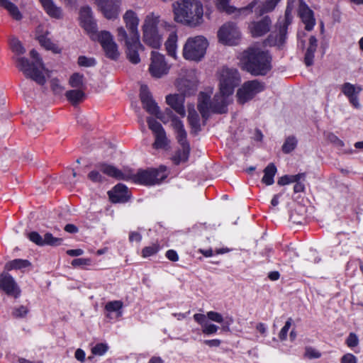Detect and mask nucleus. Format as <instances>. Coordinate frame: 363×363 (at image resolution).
Instances as JSON below:
<instances>
[{
  "label": "nucleus",
  "instance_id": "1",
  "mask_svg": "<svg viewBox=\"0 0 363 363\" xmlns=\"http://www.w3.org/2000/svg\"><path fill=\"white\" fill-rule=\"evenodd\" d=\"M140 96L144 108L150 114L155 116L164 123L171 122V126L176 133L177 139L180 145V147L174 151L171 157L172 162L176 165L186 163L189 160L191 149L186 140V132L184 128L182 122L169 109H167L164 114L160 113L159 106L152 100L148 87L146 85H141Z\"/></svg>",
  "mask_w": 363,
  "mask_h": 363
},
{
  "label": "nucleus",
  "instance_id": "2",
  "mask_svg": "<svg viewBox=\"0 0 363 363\" xmlns=\"http://www.w3.org/2000/svg\"><path fill=\"white\" fill-rule=\"evenodd\" d=\"M123 20L128 31L124 27L119 26L116 29L118 40L124 45L128 60L138 64L140 61L138 51L142 48L138 30L140 19L134 11L129 9L123 14Z\"/></svg>",
  "mask_w": 363,
  "mask_h": 363
},
{
  "label": "nucleus",
  "instance_id": "3",
  "mask_svg": "<svg viewBox=\"0 0 363 363\" xmlns=\"http://www.w3.org/2000/svg\"><path fill=\"white\" fill-rule=\"evenodd\" d=\"M172 9L177 23L196 28L204 22V8L200 0H179L172 4Z\"/></svg>",
  "mask_w": 363,
  "mask_h": 363
},
{
  "label": "nucleus",
  "instance_id": "4",
  "mask_svg": "<svg viewBox=\"0 0 363 363\" xmlns=\"http://www.w3.org/2000/svg\"><path fill=\"white\" fill-rule=\"evenodd\" d=\"M242 69L253 75L266 74L272 68L271 57L257 47H251L238 56Z\"/></svg>",
  "mask_w": 363,
  "mask_h": 363
},
{
  "label": "nucleus",
  "instance_id": "5",
  "mask_svg": "<svg viewBox=\"0 0 363 363\" xmlns=\"http://www.w3.org/2000/svg\"><path fill=\"white\" fill-rule=\"evenodd\" d=\"M212 90L208 89L199 94L198 108L203 118H207L211 113H223L233 101V92L218 88V91L211 100Z\"/></svg>",
  "mask_w": 363,
  "mask_h": 363
},
{
  "label": "nucleus",
  "instance_id": "6",
  "mask_svg": "<svg viewBox=\"0 0 363 363\" xmlns=\"http://www.w3.org/2000/svg\"><path fill=\"white\" fill-rule=\"evenodd\" d=\"M194 320L201 326L202 333L206 335H212L219 329L223 332H230V325L234 323L231 315L223 316L221 313L211 311L206 314L195 313Z\"/></svg>",
  "mask_w": 363,
  "mask_h": 363
},
{
  "label": "nucleus",
  "instance_id": "7",
  "mask_svg": "<svg viewBox=\"0 0 363 363\" xmlns=\"http://www.w3.org/2000/svg\"><path fill=\"white\" fill-rule=\"evenodd\" d=\"M163 21L155 13H150L145 16L142 26L143 40L145 45L154 49H159L162 46L166 31L161 27Z\"/></svg>",
  "mask_w": 363,
  "mask_h": 363
},
{
  "label": "nucleus",
  "instance_id": "8",
  "mask_svg": "<svg viewBox=\"0 0 363 363\" xmlns=\"http://www.w3.org/2000/svg\"><path fill=\"white\" fill-rule=\"evenodd\" d=\"M30 56L33 60L32 62L26 57H18L16 60V67L26 77L35 81L40 85L46 82L43 71H47L38 52L35 50L30 52Z\"/></svg>",
  "mask_w": 363,
  "mask_h": 363
},
{
  "label": "nucleus",
  "instance_id": "9",
  "mask_svg": "<svg viewBox=\"0 0 363 363\" xmlns=\"http://www.w3.org/2000/svg\"><path fill=\"white\" fill-rule=\"evenodd\" d=\"M208 47V41L203 35L189 37L183 45L182 56L189 61L200 62L204 58Z\"/></svg>",
  "mask_w": 363,
  "mask_h": 363
},
{
  "label": "nucleus",
  "instance_id": "10",
  "mask_svg": "<svg viewBox=\"0 0 363 363\" xmlns=\"http://www.w3.org/2000/svg\"><path fill=\"white\" fill-rule=\"evenodd\" d=\"M169 171L165 166H160L158 169H140L136 174H131L133 182L145 185H155L160 184L166 179Z\"/></svg>",
  "mask_w": 363,
  "mask_h": 363
},
{
  "label": "nucleus",
  "instance_id": "11",
  "mask_svg": "<svg viewBox=\"0 0 363 363\" xmlns=\"http://www.w3.org/2000/svg\"><path fill=\"white\" fill-rule=\"evenodd\" d=\"M294 2L295 0L288 1V4L285 11V18L282 21H279L277 26L279 34L272 33L267 39V43L269 45L280 46L285 42L287 28L292 22L293 17L291 13L294 9Z\"/></svg>",
  "mask_w": 363,
  "mask_h": 363
},
{
  "label": "nucleus",
  "instance_id": "12",
  "mask_svg": "<svg viewBox=\"0 0 363 363\" xmlns=\"http://www.w3.org/2000/svg\"><path fill=\"white\" fill-rule=\"evenodd\" d=\"M218 88L234 93L235 88L240 83L241 77L237 69L223 67L217 73Z\"/></svg>",
  "mask_w": 363,
  "mask_h": 363
},
{
  "label": "nucleus",
  "instance_id": "13",
  "mask_svg": "<svg viewBox=\"0 0 363 363\" xmlns=\"http://www.w3.org/2000/svg\"><path fill=\"white\" fill-rule=\"evenodd\" d=\"M94 37L97 38L108 57L112 60H116L118 57V45L114 41L113 35L111 33L105 30L98 32L92 21V38Z\"/></svg>",
  "mask_w": 363,
  "mask_h": 363
},
{
  "label": "nucleus",
  "instance_id": "14",
  "mask_svg": "<svg viewBox=\"0 0 363 363\" xmlns=\"http://www.w3.org/2000/svg\"><path fill=\"white\" fill-rule=\"evenodd\" d=\"M264 85L257 80L244 82L236 91L237 102L244 104L252 100L257 94L263 91Z\"/></svg>",
  "mask_w": 363,
  "mask_h": 363
},
{
  "label": "nucleus",
  "instance_id": "15",
  "mask_svg": "<svg viewBox=\"0 0 363 363\" xmlns=\"http://www.w3.org/2000/svg\"><path fill=\"white\" fill-rule=\"evenodd\" d=\"M218 41L225 45L233 46L238 44L240 32L238 26L232 22L222 25L217 32Z\"/></svg>",
  "mask_w": 363,
  "mask_h": 363
},
{
  "label": "nucleus",
  "instance_id": "16",
  "mask_svg": "<svg viewBox=\"0 0 363 363\" xmlns=\"http://www.w3.org/2000/svg\"><path fill=\"white\" fill-rule=\"evenodd\" d=\"M169 68L170 67L166 62L164 55L157 51H152L151 52L149 72L152 77L161 78L167 74Z\"/></svg>",
  "mask_w": 363,
  "mask_h": 363
},
{
  "label": "nucleus",
  "instance_id": "17",
  "mask_svg": "<svg viewBox=\"0 0 363 363\" xmlns=\"http://www.w3.org/2000/svg\"><path fill=\"white\" fill-rule=\"evenodd\" d=\"M161 27L169 32L167 39L164 43L166 50L169 56L177 59L178 35L176 27L173 23L167 21H163L161 23Z\"/></svg>",
  "mask_w": 363,
  "mask_h": 363
},
{
  "label": "nucleus",
  "instance_id": "18",
  "mask_svg": "<svg viewBox=\"0 0 363 363\" xmlns=\"http://www.w3.org/2000/svg\"><path fill=\"white\" fill-rule=\"evenodd\" d=\"M230 0H216V8L228 14H234L235 16L247 15L252 11V9L257 4V0L253 1L248 6L240 9L230 5Z\"/></svg>",
  "mask_w": 363,
  "mask_h": 363
},
{
  "label": "nucleus",
  "instance_id": "19",
  "mask_svg": "<svg viewBox=\"0 0 363 363\" xmlns=\"http://www.w3.org/2000/svg\"><path fill=\"white\" fill-rule=\"evenodd\" d=\"M104 16L111 20L116 19L120 12L121 0H94Z\"/></svg>",
  "mask_w": 363,
  "mask_h": 363
},
{
  "label": "nucleus",
  "instance_id": "20",
  "mask_svg": "<svg viewBox=\"0 0 363 363\" xmlns=\"http://www.w3.org/2000/svg\"><path fill=\"white\" fill-rule=\"evenodd\" d=\"M28 239L38 246H59L62 243V238H55L50 233H46L43 238L38 232L33 231L27 234Z\"/></svg>",
  "mask_w": 363,
  "mask_h": 363
},
{
  "label": "nucleus",
  "instance_id": "21",
  "mask_svg": "<svg viewBox=\"0 0 363 363\" xmlns=\"http://www.w3.org/2000/svg\"><path fill=\"white\" fill-rule=\"evenodd\" d=\"M0 289L8 296L18 298L21 294V289L14 279L8 273L3 272L0 275Z\"/></svg>",
  "mask_w": 363,
  "mask_h": 363
},
{
  "label": "nucleus",
  "instance_id": "22",
  "mask_svg": "<svg viewBox=\"0 0 363 363\" xmlns=\"http://www.w3.org/2000/svg\"><path fill=\"white\" fill-rule=\"evenodd\" d=\"M272 21L268 16L259 21L251 22L248 29L252 37H260L268 33L271 28Z\"/></svg>",
  "mask_w": 363,
  "mask_h": 363
},
{
  "label": "nucleus",
  "instance_id": "23",
  "mask_svg": "<svg viewBox=\"0 0 363 363\" xmlns=\"http://www.w3.org/2000/svg\"><path fill=\"white\" fill-rule=\"evenodd\" d=\"M298 13L302 22L305 24L306 29L311 30L315 24V19L313 11L303 0L299 1Z\"/></svg>",
  "mask_w": 363,
  "mask_h": 363
},
{
  "label": "nucleus",
  "instance_id": "24",
  "mask_svg": "<svg viewBox=\"0 0 363 363\" xmlns=\"http://www.w3.org/2000/svg\"><path fill=\"white\" fill-rule=\"evenodd\" d=\"M108 194L113 203H125L128 201L130 196L126 186L122 184H116Z\"/></svg>",
  "mask_w": 363,
  "mask_h": 363
},
{
  "label": "nucleus",
  "instance_id": "25",
  "mask_svg": "<svg viewBox=\"0 0 363 363\" xmlns=\"http://www.w3.org/2000/svg\"><path fill=\"white\" fill-rule=\"evenodd\" d=\"M97 167L100 172L116 179L128 181L131 178L130 173L122 172L113 165L102 163Z\"/></svg>",
  "mask_w": 363,
  "mask_h": 363
},
{
  "label": "nucleus",
  "instance_id": "26",
  "mask_svg": "<svg viewBox=\"0 0 363 363\" xmlns=\"http://www.w3.org/2000/svg\"><path fill=\"white\" fill-rule=\"evenodd\" d=\"M167 104L179 116L184 117L186 112L184 107V97L182 94H169L166 96Z\"/></svg>",
  "mask_w": 363,
  "mask_h": 363
},
{
  "label": "nucleus",
  "instance_id": "27",
  "mask_svg": "<svg viewBox=\"0 0 363 363\" xmlns=\"http://www.w3.org/2000/svg\"><path fill=\"white\" fill-rule=\"evenodd\" d=\"M123 303L121 301H109L106 304V317L110 320L118 319L123 314Z\"/></svg>",
  "mask_w": 363,
  "mask_h": 363
},
{
  "label": "nucleus",
  "instance_id": "28",
  "mask_svg": "<svg viewBox=\"0 0 363 363\" xmlns=\"http://www.w3.org/2000/svg\"><path fill=\"white\" fill-rule=\"evenodd\" d=\"M39 1L49 16L56 19H62L63 18L62 9L61 7L57 6L52 0Z\"/></svg>",
  "mask_w": 363,
  "mask_h": 363
},
{
  "label": "nucleus",
  "instance_id": "29",
  "mask_svg": "<svg viewBox=\"0 0 363 363\" xmlns=\"http://www.w3.org/2000/svg\"><path fill=\"white\" fill-rule=\"evenodd\" d=\"M79 21L80 26L87 34L91 33V11L89 6L81 8L79 11Z\"/></svg>",
  "mask_w": 363,
  "mask_h": 363
},
{
  "label": "nucleus",
  "instance_id": "30",
  "mask_svg": "<svg viewBox=\"0 0 363 363\" xmlns=\"http://www.w3.org/2000/svg\"><path fill=\"white\" fill-rule=\"evenodd\" d=\"M65 96L67 99L73 105L76 106L82 102L86 98L84 89H76L66 91Z\"/></svg>",
  "mask_w": 363,
  "mask_h": 363
},
{
  "label": "nucleus",
  "instance_id": "31",
  "mask_svg": "<svg viewBox=\"0 0 363 363\" xmlns=\"http://www.w3.org/2000/svg\"><path fill=\"white\" fill-rule=\"evenodd\" d=\"M277 167L273 163L269 164L264 169V176L262 179V183L266 185H272L274 184V177L277 173Z\"/></svg>",
  "mask_w": 363,
  "mask_h": 363
},
{
  "label": "nucleus",
  "instance_id": "32",
  "mask_svg": "<svg viewBox=\"0 0 363 363\" xmlns=\"http://www.w3.org/2000/svg\"><path fill=\"white\" fill-rule=\"evenodd\" d=\"M0 6L6 9L13 19L19 21L22 18V15L18 7L9 0H0Z\"/></svg>",
  "mask_w": 363,
  "mask_h": 363
},
{
  "label": "nucleus",
  "instance_id": "33",
  "mask_svg": "<svg viewBox=\"0 0 363 363\" xmlns=\"http://www.w3.org/2000/svg\"><path fill=\"white\" fill-rule=\"evenodd\" d=\"M31 263L27 259H16L7 262L5 265V269L10 271L12 269H21L28 267Z\"/></svg>",
  "mask_w": 363,
  "mask_h": 363
},
{
  "label": "nucleus",
  "instance_id": "34",
  "mask_svg": "<svg viewBox=\"0 0 363 363\" xmlns=\"http://www.w3.org/2000/svg\"><path fill=\"white\" fill-rule=\"evenodd\" d=\"M362 90L359 85H354L349 82L342 84L341 87L342 92L347 97L350 98L355 94H359Z\"/></svg>",
  "mask_w": 363,
  "mask_h": 363
},
{
  "label": "nucleus",
  "instance_id": "35",
  "mask_svg": "<svg viewBox=\"0 0 363 363\" xmlns=\"http://www.w3.org/2000/svg\"><path fill=\"white\" fill-rule=\"evenodd\" d=\"M69 84L72 88L84 89V76L78 72L72 74L69 79Z\"/></svg>",
  "mask_w": 363,
  "mask_h": 363
},
{
  "label": "nucleus",
  "instance_id": "36",
  "mask_svg": "<svg viewBox=\"0 0 363 363\" xmlns=\"http://www.w3.org/2000/svg\"><path fill=\"white\" fill-rule=\"evenodd\" d=\"M297 143H298V140L295 137H294V136L288 137L285 140V141L282 145V151L286 154L290 153L291 152H292L293 150H295V148L297 146Z\"/></svg>",
  "mask_w": 363,
  "mask_h": 363
},
{
  "label": "nucleus",
  "instance_id": "37",
  "mask_svg": "<svg viewBox=\"0 0 363 363\" xmlns=\"http://www.w3.org/2000/svg\"><path fill=\"white\" fill-rule=\"evenodd\" d=\"M189 114H188V119L189 121L190 125L192 126L193 128L197 129L199 127V115L196 113V110L194 109V106L191 107L189 106L188 108Z\"/></svg>",
  "mask_w": 363,
  "mask_h": 363
},
{
  "label": "nucleus",
  "instance_id": "38",
  "mask_svg": "<svg viewBox=\"0 0 363 363\" xmlns=\"http://www.w3.org/2000/svg\"><path fill=\"white\" fill-rule=\"evenodd\" d=\"M155 141L153 144V146L156 149L164 148L167 145V139L166 137L165 131L159 132L157 134H155Z\"/></svg>",
  "mask_w": 363,
  "mask_h": 363
},
{
  "label": "nucleus",
  "instance_id": "39",
  "mask_svg": "<svg viewBox=\"0 0 363 363\" xmlns=\"http://www.w3.org/2000/svg\"><path fill=\"white\" fill-rule=\"evenodd\" d=\"M303 177V174H298L296 175H284L280 177L277 182V184L280 186L286 185L295 182H298Z\"/></svg>",
  "mask_w": 363,
  "mask_h": 363
},
{
  "label": "nucleus",
  "instance_id": "40",
  "mask_svg": "<svg viewBox=\"0 0 363 363\" xmlns=\"http://www.w3.org/2000/svg\"><path fill=\"white\" fill-rule=\"evenodd\" d=\"M108 345L106 342H99L92 347V355L103 356L108 350Z\"/></svg>",
  "mask_w": 363,
  "mask_h": 363
},
{
  "label": "nucleus",
  "instance_id": "41",
  "mask_svg": "<svg viewBox=\"0 0 363 363\" xmlns=\"http://www.w3.org/2000/svg\"><path fill=\"white\" fill-rule=\"evenodd\" d=\"M160 245L157 243H153L151 245L147 246L143 249L142 256L144 258L152 256L160 250Z\"/></svg>",
  "mask_w": 363,
  "mask_h": 363
},
{
  "label": "nucleus",
  "instance_id": "42",
  "mask_svg": "<svg viewBox=\"0 0 363 363\" xmlns=\"http://www.w3.org/2000/svg\"><path fill=\"white\" fill-rule=\"evenodd\" d=\"M10 45L12 50L18 55L23 54L26 52L21 42L16 38L11 39Z\"/></svg>",
  "mask_w": 363,
  "mask_h": 363
},
{
  "label": "nucleus",
  "instance_id": "43",
  "mask_svg": "<svg viewBox=\"0 0 363 363\" xmlns=\"http://www.w3.org/2000/svg\"><path fill=\"white\" fill-rule=\"evenodd\" d=\"M147 123L149 128L153 132L154 135L164 130L161 124L154 118H148Z\"/></svg>",
  "mask_w": 363,
  "mask_h": 363
},
{
  "label": "nucleus",
  "instance_id": "44",
  "mask_svg": "<svg viewBox=\"0 0 363 363\" xmlns=\"http://www.w3.org/2000/svg\"><path fill=\"white\" fill-rule=\"evenodd\" d=\"M304 357L309 359H318L321 357V353L315 348L307 347L305 350Z\"/></svg>",
  "mask_w": 363,
  "mask_h": 363
},
{
  "label": "nucleus",
  "instance_id": "45",
  "mask_svg": "<svg viewBox=\"0 0 363 363\" xmlns=\"http://www.w3.org/2000/svg\"><path fill=\"white\" fill-rule=\"evenodd\" d=\"M292 323H293L292 319L289 318L286 320V322L285 323V325H284V327L281 329L279 334V337L281 340H285L286 339L289 330L291 328Z\"/></svg>",
  "mask_w": 363,
  "mask_h": 363
},
{
  "label": "nucleus",
  "instance_id": "46",
  "mask_svg": "<svg viewBox=\"0 0 363 363\" xmlns=\"http://www.w3.org/2000/svg\"><path fill=\"white\" fill-rule=\"evenodd\" d=\"M279 1L280 0H268L261 9L260 13L272 11Z\"/></svg>",
  "mask_w": 363,
  "mask_h": 363
},
{
  "label": "nucleus",
  "instance_id": "47",
  "mask_svg": "<svg viewBox=\"0 0 363 363\" xmlns=\"http://www.w3.org/2000/svg\"><path fill=\"white\" fill-rule=\"evenodd\" d=\"M28 310L26 306H21L13 309L12 315L15 318H23L26 315Z\"/></svg>",
  "mask_w": 363,
  "mask_h": 363
},
{
  "label": "nucleus",
  "instance_id": "48",
  "mask_svg": "<svg viewBox=\"0 0 363 363\" xmlns=\"http://www.w3.org/2000/svg\"><path fill=\"white\" fill-rule=\"evenodd\" d=\"M346 344L349 347H354L359 344V339L356 334L351 333L346 340Z\"/></svg>",
  "mask_w": 363,
  "mask_h": 363
},
{
  "label": "nucleus",
  "instance_id": "49",
  "mask_svg": "<svg viewBox=\"0 0 363 363\" xmlns=\"http://www.w3.org/2000/svg\"><path fill=\"white\" fill-rule=\"evenodd\" d=\"M50 86L53 92L56 94H61L63 91V87L57 79H51Z\"/></svg>",
  "mask_w": 363,
  "mask_h": 363
},
{
  "label": "nucleus",
  "instance_id": "50",
  "mask_svg": "<svg viewBox=\"0 0 363 363\" xmlns=\"http://www.w3.org/2000/svg\"><path fill=\"white\" fill-rule=\"evenodd\" d=\"M38 41L41 44V45L45 47L46 49L55 50V45L52 43H51V41L49 39L46 38L45 36H43V35L39 36Z\"/></svg>",
  "mask_w": 363,
  "mask_h": 363
},
{
  "label": "nucleus",
  "instance_id": "51",
  "mask_svg": "<svg viewBox=\"0 0 363 363\" xmlns=\"http://www.w3.org/2000/svg\"><path fill=\"white\" fill-rule=\"evenodd\" d=\"M357 357L351 354L347 353L344 354L341 358V363H357Z\"/></svg>",
  "mask_w": 363,
  "mask_h": 363
},
{
  "label": "nucleus",
  "instance_id": "52",
  "mask_svg": "<svg viewBox=\"0 0 363 363\" xmlns=\"http://www.w3.org/2000/svg\"><path fill=\"white\" fill-rule=\"evenodd\" d=\"M318 46V40L315 36H311L309 38V45L307 48L308 52H315Z\"/></svg>",
  "mask_w": 363,
  "mask_h": 363
},
{
  "label": "nucleus",
  "instance_id": "53",
  "mask_svg": "<svg viewBox=\"0 0 363 363\" xmlns=\"http://www.w3.org/2000/svg\"><path fill=\"white\" fill-rule=\"evenodd\" d=\"M72 265L74 267H77L84 265H88L89 264V259H83V258H77L74 259L72 261Z\"/></svg>",
  "mask_w": 363,
  "mask_h": 363
},
{
  "label": "nucleus",
  "instance_id": "54",
  "mask_svg": "<svg viewBox=\"0 0 363 363\" xmlns=\"http://www.w3.org/2000/svg\"><path fill=\"white\" fill-rule=\"evenodd\" d=\"M204 344L210 347H217L221 344V340L219 339L206 340Z\"/></svg>",
  "mask_w": 363,
  "mask_h": 363
},
{
  "label": "nucleus",
  "instance_id": "55",
  "mask_svg": "<svg viewBox=\"0 0 363 363\" xmlns=\"http://www.w3.org/2000/svg\"><path fill=\"white\" fill-rule=\"evenodd\" d=\"M166 257H167L168 259L173 262H176L179 259V257L177 252L173 250H169L168 251H167Z\"/></svg>",
  "mask_w": 363,
  "mask_h": 363
},
{
  "label": "nucleus",
  "instance_id": "56",
  "mask_svg": "<svg viewBox=\"0 0 363 363\" xmlns=\"http://www.w3.org/2000/svg\"><path fill=\"white\" fill-rule=\"evenodd\" d=\"M314 52H311L306 51L305 55V63L306 66H311L313 63V59H314Z\"/></svg>",
  "mask_w": 363,
  "mask_h": 363
},
{
  "label": "nucleus",
  "instance_id": "57",
  "mask_svg": "<svg viewBox=\"0 0 363 363\" xmlns=\"http://www.w3.org/2000/svg\"><path fill=\"white\" fill-rule=\"evenodd\" d=\"M142 240L141 235L138 232H131L129 235V240L130 242H140Z\"/></svg>",
  "mask_w": 363,
  "mask_h": 363
},
{
  "label": "nucleus",
  "instance_id": "58",
  "mask_svg": "<svg viewBox=\"0 0 363 363\" xmlns=\"http://www.w3.org/2000/svg\"><path fill=\"white\" fill-rule=\"evenodd\" d=\"M78 65L81 67H89L91 62L89 59L84 56H79L78 58Z\"/></svg>",
  "mask_w": 363,
  "mask_h": 363
},
{
  "label": "nucleus",
  "instance_id": "59",
  "mask_svg": "<svg viewBox=\"0 0 363 363\" xmlns=\"http://www.w3.org/2000/svg\"><path fill=\"white\" fill-rule=\"evenodd\" d=\"M74 357L79 362H83L85 360V352L82 349H77L74 353Z\"/></svg>",
  "mask_w": 363,
  "mask_h": 363
},
{
  "label": "nucleus",
  "instance_id": "60",
  "mask_svg": "<svg viewBox=\"0 0 363 363\" xmlns=\"http://www.w3.org/2000/svg\"><path fill=\"white\" fill-rule=\"evenodd\" d=\"M359 94H355L350 98H348L350 104L356 108H359L361 107V105L359 102Z\"/></svg>",
  "mask_w": 363,
  "mask_h": 363
},
{
  "label": "nucleus",
  "instance_id": "61",
  "mask_svg": "<svg viewBox=\"0 0 363 363\" xmlns=\"http://www.w3.org/2000/svg\"><path fill=\"white\" fill-rule=\"evenodd\" d=\"M66 253L72 257H78L82 255L84 253V251L82 249L68 250Z\"/></svg>",
  "mask_w": 363,
  "mask_h": 363
},
{
  "label": "nucleus",
  "instance_id": "62",
  "mask_svg": "<svg viewBox=\"0 0 363 363\" xmlns=\"http://www.w3.org/2000/svg\"><path fill=\"white\" fill-rule=\"evenodd\" d=\"M295 185L294 186V191L295 193H300L303 191L305 186L304 184L298 180V182H295Z\"/></svg>",
  "mask_w": 363,
  "mask_h": 363
},
{
  "label": "nucleus",
  "instance_id": "63",
  "mask_svg": "<svg viewBox=\"0 0 363 363\" xmlns=\"http://www.w3.org/2000/svg\"><path fill=\"white\" fill-rule=\"evenodd\" d=\"M64 229L69 233H76L78 231L77 227L73 224H67Z\"/></svg>",
  "mask_w": 363,
  "mask_h": 363
},
{
  "label": "nucleus",
  "instance_id": "64",
  "mask_svg": "<svg viewBox=\"0 0 363 363\" xmlns=\"http://www.w3.org/2000/svg\"><path fill=\"white\" fill-rule=\"evenodd\" d=\"M147 363H164L163 359L159 356H152Z\"/></svg>",
  "mask_w": 363,
  "mask_h": 363
}]
</instances>
